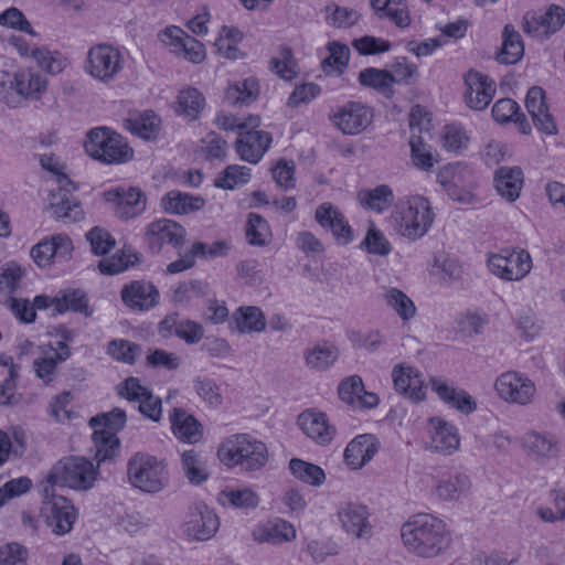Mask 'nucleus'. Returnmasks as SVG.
Returning <instances> with one entry per match:
<instances>
[{
    "mask_svg": "<svg viewBox=\"0 0 565 565\" xmlns=\"http://www.w3.org/2000/svg\"><path fill=\"white\" fill-rule=\"evenodd\" d=\"M329 56L322 61L323 72L328 75H341L347 68L350 50L347 45L332 42L328 45Z\"/></svg>",
    "mask_w": 565,
    "mask_h": 565,
    "instance_id": "obj_48",
    "label": "nucleus"
},
{
    "mask_svg": "<svg viewBox=\"0 0 565 565\" xmlns=\"http://www.w3.org/2000/svg\"><path fill=\"white\" fill-rule=\"evenodd\" d=\"M392 379L395 390L403 396L420 402L425 398L423 374L415 367L398 364L393 367Z\"/></svg>",
    "mask_w": 565,
    "mask_h": 565,
    "instance_id": "obj_21",
    "label": "nucleus"
},
{
    "mask_svg": "<svg viewBox=\"0 0 565 565\" xmlns=\"http://www.w3.org/2000/svg\"><path fill=\"white\" fill-rule=\"evenodd\" d=\"M120 298L134 311H148L159 303L160 292L150 281L134 280L124 285Z\"/></svg>",
    "mask_w": 565,
    "mask_h": 565,
    "instance_id": "obj_17",
    "label": "nucleus"
},
{
    "mask_svg": "<svg viewBox=\"0 0 565 565\" xmlns=\"http://www.w3.org/2000/svg\"><path fill=\"white\" fill-rule=\"evenodd\" d=\"M185 228L168 218L151 222L146 231V241L152 253H160L164 244L181 248L185 243Z\"/></svg>",
    "mask_w": 565,
    "mask_h": 565,
    "instance_id": "obj_13",
    "label": "nucleus"
},
{
    "mask_svg": "<svg viewBox=\"0 0 565 565\" xmlns=\"http://www.w3.org/2000/svg\"><path fill=\"white\" fill-rule=\"evenodd\" d=\"M258 95V84L253 78L231 85L225 92V99L231 105H248Z\"/></svg>",
    "mask_w": 565,
    "mask_h": 565,
    "instance_id": "obj_49",
    "label": "nucleus"
},
{
    "mask_svg": "<svg viewBox=\"0 0 565 565\" xmlns=\"http://www.w3.org/2000/svg\"><path fill=\"white\" fill-rule=\"evenodd\" d=\"M271 141V135L264 130L239 131L235 149L242 160L255 164L266 153Z\"/></svg>",
    "mask_w": 565,
    "mask_h": 565,
    "instance_id": "obj_18",
    "label": "nucleus"
},
{
    "mask_svg": "<svg viewBox=\"0 0 565 565\" xmlns=\"http://www.w3.org/2000/svg\"><path fill=\"white\" fill-rule=\"evenodd\" d=\"M339 358V349L331 343L322 342L307 349L305 352L306 365L315 371L330 369Z\"/></svg>",
    "mask_w": 565,
    "mask_h": 565,
    "instance_id": "obj_36",
    "label": "nucleus"
},
{
    "mask_svg": "<svg viewBox=\"0 0 565 565\" xmlns=\"http://www.w3.org/2000/svg\"><path fill=\"white\" fill-rule=\"evenodd\" d=\"M93 441L96 448L95 459L98 465L107 460L113 461L118 457L120 451V440L113 431L94 429Z\"/></svg>",
    "mask_w": 565,
    "mask_h": 565,
    "instance_id": "obj_43",
    "label": "nucleus"
},
{
    "mask_svg": "<svg viewBox=\"0 0 565 565\" xmlns=\"http://www.w3.org/2000/svg\"><path fill=\"white\" fill-rule=\"evenodd\" d=\"M371 6L380 19H388L398 28L411 23L405 0H371Z\"/></svg>",
    "mask_w": 565,
    "mask_h": 565,
    "instance_id": "obj_33",
    "label": "nucleus"
},
{
    "mask_svg": "<svg viewBox=\"0 0 565 565\" xmlns=\"http://www.w3.org/2000/svg\"><path fill=\"white\" fill-rule=\"evenodd\" d=\"M232 318L241 333L262 332L266 327L265 316L258 307H239Z\"/></svg>",
    "mask_w": 565,
    "mask_h": 565,
    "instance_id": "obj_41",
    "label": "nucleus"
},
{
    "mask_svg": "<svg viewBox=\"0 0 565 565\" xmlns=\"http://www.w3.org/2000/svg\"><path fill=\"white\" fill-rule=\"evenodd\" d=\"M338 518L342 529L353 537L362 539L371 535L372 526L369 522V511L363 504L345 502L338 510Z\"/></svg>",
    "mask_w": 565,
    "mask_h": 565,
    "instance_id": "obj_20",
    "label": "nucleus"
},
{
    "mask_svg": "<svg viewBox=\"0 0 565 565\" xmlns=\"http://www.w3.org/2000/svg\"><path fill=\"white\" fill-rule=\"evenodd\" d=\"M404 545L422 557H434L446 550L450 534L443 520L429 513L412 516L401 529Z\"/></svg>",
    "mask_w": 565,
    "mask_h": 565,
    "instance_id": "obj_1",
    "label": "nucleus"
},
{
    "mask_svg": "<svg viewBox=\"0 0 565 565\" xmlns=\"http://www.w3.org/2000/svg\"><path fill=\"white\" fill-rule=\"evenodd\" d=\"M42 495V513L52 532L56 535L68 533L73 529L76 519L74 507L63 495H56L54 490H50L49 498L43 492Z\"/></svg>",
    "mask_w": 565,
    "mask_h": 565,
    "instance_id": "obj_11",
    "label": "nucleus"
},
{
    "mask_svg": "<svg viewBox=\"0 0 565 565\" xmlns=\"http://www.w3.org/2000/svg\"><path fill=\"white\" fill-rule=\"evenodd\" d=\"M250 179V169L244 166H227L220 177L214 181L216 188L233 190L238 185L246 184Z\"/></svg>",
    "mask_w": 565,
    "mask_h": 565,
    "instance_id": "obj_54",
    "label": "nucleus"
},
{
    "mask_svg": "<svg viewBox=\"0 0 565 565\" xmlns=\"http://www.w3.org/2000/svg\"><path fill=\"white\" fill-rule=\"evenodd\" d=\"M386 305L392 308L398 317L404 320H411L416 315V307L413 300L402 290L390 288L384 295Z\"/></svg>",
    "mask_w": 565,
    "mask_h": 565,
    "instance_id": "obj_52",
    "label": "nucleus"
},
{
    "mask_svg": "<svg viewBox=\"0 0 565 565\" xmlns=\"http://www.w3.org/2000/svg\"><path fill=\"white\" fill-rule=\"evenodd\" d=\"M522 446L535 459H555L562 450L558 438L547 431L525 433L522 437Z\"/></svg>",
    "mask_w": 565,
    "mask_h": 565,
    "instance_id": "obj_24",
    "label": "nucleus"
},
{
    "mask_svg": "<svg viewBox=\"0 0 565 565\" xmlns=\"http://www.w3.org/2000/svg\"><path fill=\"white\" fill-rule=\"evenodd\" d=\"M430 383L438 397L459 412L470 414L477 409L475 398L465 390L449 385L441 379H431Z\"/></svg>",
    "mask_w": 565,
    "mask_h": 565,
    "instance_id": "obj_26",
    "label": "nucleus"
},
{
    "mask_svg": "<svg viewBox=\"0 0 565 565\" xmlns=\"http://www.w3.org/2000/svg\"><path fill=\"white\" fill-rule=\"evenodd\" d=\"M269 68L282 79L291 81L296 77V64L292 50L289 46H280L279 55L271 57Z\"/></svg>",
    "mask_w": 565,
    "mask_h": 565,
    "instance_id": "obj_56",
    "label": "nucleus"
},
{
    "mask_svg": "<svg viewBox=\"0 0 565 565\" xmlns=\"http://www.w3.org/2000/svg\"><path fill=\"white\" fill-rule=\"evenodd\" d=\"M525 107L532 117L534 126L546 135L557 132L556 124L548 111L545 103V92L540 86H533L529 89L525 98Z\"/></svg>",
    "mask_w": 565,
    "mask_h": 565,
    "instance_id": "obj_22",
    "label": "nucleus"
},
{
    "mask_svg": "<svg viewBox=\"0 0 565 565\" xmlns=\"http://www.w3.org/2000/svg\"><path fill=\"white\" fill-rule=\"evenodd\" d=\"M524 55V45L519 32L511 25H505L503 30V42L500 52L497 54V61L500 64H515Z\"/></svg>",
    "mask_w": 565,
    "mask_h": 565,
    "instance_id": "obj_39",
    "label": "nucleus"
},
{
    "mask_svg": "<svg viewBox=\"0 0 565 565\" xmlns=\"http://www.w3.org/2000/svg\"><path fill=\"white\" fill-rule=\"evenodd\" d=\"M301 430L319 445H327L332 440L334 428L328 424L324 413L305 411L298 416Z\"/></svg>",
    "mask_w": 565,
    "mask_h": 565,
    "instance_id": "obj_28",
    "label": "nucleus"
},
{
    "mask_svg": "<svg viewBox=\"0 0 565 565\" xmlns=\"http://www.w3.org/2000/svg\"><path fill=\"white\" fill-rule=\"evenodd\" d=\"M358 81L361 86L374 88L385 93L394 84L393 74L386 70L366 67L359 73Z\"/></svg>",
    "mask_w": 565,
    "mask_h": 565,
    "instance_id": "obj_50",
    "label": "nucleus"
},
{
    "mask_svg": "<svg viewBox=\"0 0 565 565\" xmlns=\"http://www.w3.org/2000/svg\"><path fill=\"white\" fill-rule=\"evenodd\" d=\"M84 147L89 157L108 164L125 163L134 157L124 137L107 127L90 129Z\"/></svg>",
    "mask_w": 565,
    "mask_h": 565,
    "instance_id": "obj_5",
    "label": "nucleus"
},
{
    "mask_svg": "<svg viewBox=\"0 0 565 565\" xmlns=\"http://www.w3.org/2000/svg\"><path fill=\"white\" fill-rule=\"evenodd\" d=\"M361 248L369 254L386 256L391 253L392 246L383 232H381L373 223L367 228L364 239L361 242Z\"/></svg>",
    "mask_w": 565,
    "mask_h": 565,
    "instance_id": "obj_58",
    "label": "nucleus"
},
{
    "mask_svg": "<svg viewBox=\"0 0 565 565\" xmlns=\"http://www.w3.org/2000/svg\"><path fill=\"white\" fill-rule=\"evenodd\" d=\"M218 526L220 521L213 510L206 505H198L189 512L184 532L191 539L204 541L211 539Z\"/></svg>",
    "mask_w": 565,
    "mask_h": 565,
    "instance_id": "obj_19",
    "label": "nucleus"
},
{
    "mask_svg": "<svg viewBox=\"0 0 565 565\" xmlns=\"http://www.w3.org/2000/svg\"><path fill=\"white\" fill-rule=\"evenodd\" d=\"M29 552L25 546L10 542L0 547V565H26Z\"/></svg>",
    "mask_w": 565,
    "mask_h": 565,
    "instance_id": "obj_64",
    "label": "nucleus"
},
{
    "mask_svg": "<svg viewBox=\"0 0 565 565\" xmlns=\"http://www.w3.org/2000/svg\"><path fill=\"white\" fill-rule=\"evenodd\" d=\"M469 137L462 126L457 124L446 125L441 132V145L449 152L459 153L466 149Z\"/></svg>",
    "mask_w": 565,
    "mask_h": 565,
    "instance_id": "obj_57",
    "label": "nucleus"
},
{
    "mask_svg": "<svg viewBox=\"0 0 565 565\" xmlns=\"http://www.w3.org/2000/svg\"><path fill=\"white\" fill-rule=\"evenodd\" d=\"M332 120L344 135L353 136L364 131L371 125L373 113L370 107L360 102H348L338 107Z\"/></svg>",
    "mask_w": 565,
    "mask_h": 565,
    "instance_id": "obj_14",
    "label": "nucleus"
},
{
    "mask_svg": "<svg viewBox=\"0 0 565 565\" xmlns=\"http://www.w3.org/2000/svg\"><path fill=\"white\" fill-rule=\"evenodd\" d=\"M73 311L90 317L93 310L88 305V298L82 289H64L57 292L56 313Z\"/></svg>",
    "mask_w": 565,
    "mask_h": 565,
    "instance_id": "obj_37",
    "label": "nucleus"
},
{
    "mask_svg": "<svg viewBox=\"0 0 565 565\" xmlns=\"http://www.w3.org/2000/svg\"><path fill=\"white\" fill-rule=\"evenodd\" d=\"M494 387L502 399L519 405L531 403L536 391L529 377L515 371L502 373L497 379Z\"/></svg>",
    "mask_w": 565,
    "mask_h": 565,
    "instance_id": "obj_12",
    "label": "nucleus"
},
{
    "mask_svg": "<svg viewBox=\"0 0 565 565\" xmlns=\"http://www.w3.org/2000/svg\"><path fill=\"white\" fill-rule=\"evenodd\" d=\"M399 233L409 239L423 237L431 227L435 214L430 202L423 195H413L396 206Z\"/></svg>",
    "mask_w": 565,
    "mask_h": 565,
    "instance_id": "obj_6",
    "label": "nucleus"
},
{
    "mask_svg": "<svg viewBox=\"0 0 565 565\" xmlns=\"http://www.w3.org/2000/svg\"><path fill=\"white\" fill-rule=\"evenodd\" d=\"M245 236L252 246H265L271 236L268 222L257 213H249L245 225Z\"/></svg>",
    "mask_w": 565,
    "mask_h": 565,
    "instance_id": "obj_45",
    "label": "nucleus"
},
{
    "mask_svg": "<svg viewBox=\"0 0 565 565\" xmlns=\"http://www.w3.org/2000/svg\"><path fill=\"white\" fill-rule=\"evenodd\" d=\"M437 182L459 186H475L472 169L460 162L443 167L437 173Z\"/></svg>",
    "mask_w": 565,
    "mask_h": 565,
    "instance_id": "obj_44",
    "label": "nucleus"
},
{
    "mask_svg": "<svg viewBox=\"0 0 565 565\" xmlns=\"http://www.w3.org/2000/svg\"><path fill=\"white\" fill-rule=\"evenodd\" d=\"M489 270L501 279L512 281L524 278L532 268V259L524 249H502L488 258Z\"/></svg>",
    "mask_w": 565,
    "mask_h": 565,
    "instance_id": "obj_9",
    "label": "nucleus"
},
{
    "mask_svg": "<svg viewBox=\"0 0 565 565\" xmlns=\"http://www.w3.org/2000/svg\"><path fill=\"white\" fill-rule=\"evenodd\" d=\"M193 385L198 395L211 406L217 407L222 404L220 387L214 380L206 376H198L193 380Z\"/></svg>",
    "mask_w": 565,
    "mask_h": 565,
    "instance_id": "obj_61",
    "label": "nucleus"
},
{
    "mask_svg": "<svg viewBox=\"0 0 565 565\" xmlns=\"http://www.w3.org/2000/svg\"><path fill=\"white\" fill-rule=\"evenodd\" d=\"M379 449L380 441L374 435H359L347 445L344 461L352 469H361L374 458Z\"/></svg>",
    "mask_w": 565,
    "mask_h": 565,
    "instance_id": "obj_23",
    "label": "nucleus"
},
{
    "mask_svg": "<svg viewBox=\"0 0 565 565\" xmlns=\"http://www.w3.org/2000/svg\"><path fill=\"white\" fill-rule=\"evenodd\" d=\"M460 445L457 428L443 420L437 419V425L431 433L430 449L444 456L454 454Z\"/></svg>",
    "mask_w": 565,
    "mask_h": 565,
    "instance_id": "obj_30",
    "label": "nucleus"
},
{
    "mask_svg": "<svg viewBox=\"0 0 565 565\" xmlns=\"http://www.w3.org/2000/svg\"><path fill=\"white\" fill-rule=\"evenodd\" d=\"M125 58L121 52L110 44H96L87 52L84 70L93 78L108 84L122 71Z\"/></svg>",
    "mask_w": 565,
    "mask_h": 565,
    "instance_id": "obj_8",
    "label": "nucleus"
},
{
    "mask_svg": "<svg viewBox=\"0 0 565 565\" xmlns=\"http://www.w3.org/2000/svg\"><path fill=\"white\" fill-rule=\"evenodd\" d=\"M181 462L185 477L191 483L201 484L207 479L209 473L204 467L202 457L195 450H185L182 454Z\"/></svg>",
    "mask_w": 565,
    "mask_h": 565,
    "instance_id": "obj_53",
    "label": "nucleus"
},
{
    "mask_svg": "<svg viewBox=\"0 0 565 565\" xmlns=\"http://www.w3.org/2000/svg\"><path fill=\"white\" fill-rule=\"evenodd\" d=\"M492 117L500 124L513 121L524 135L531 132V126L525 115L520 113L519 104L511 98L499 99L492 107Z\"/></svg>",
    "mask_w": 565,
    "mask_h": 565,
    "instance_id": "obj_31",
    "label": "nucleus"
},
{
    "mask_svg": "<svg viewBox=\"0 0 565 565\" xmlns=\"http://www.w3.org/2000/svg\"><path fill=\"white\" fill-rule=\"evenodd\" d=\"M97 470L94 465L83 457H71L56 462L41 483L40 491L46 498L55 486L77 490H88L96 480Z\"/></svg>",
    "mask_w": 565,
    "mask_h": 565,
    "instance_id": "obj_4",
    "label": "nucleus"
},
{
    "mask_svg": "<svg viewBox=\"0 0 565 565\" xmlns=\"http://www.w3.org/2000/svg\"><path fill=\"white\" fill-rule=\"evenodd\" d=\"M204 200L178 190L169 191L161 199L162 209L170 214H188L200 210Z\"/></svg>",
    "mask_w": 565,
    "mask_h": 565,
    "instance_id": "obj_34",
    "label": "nucleus"
},
{
    "mask_svg": "<svg viewBox=\"0 0 565 565\" xmlns=\"http://www.w3.org/2000/svg\"><path fill=\"white\" fill-rule=\"evenodd\" d=\"M465 99L467 105L475 110H483L491 103L497 92L495 82L488 75L470 70L465 75Z\"/></svg>",
    "mask_w": 565,
    "mask_h": 565,
    "instance_id": "obj_16",
    "label": "nucleus"
},
{
    "mask_svg": "<svg viewBox=\"0 0 565 565\" xmlns=\"http://www.w3.org/2000/svg\"><path fill=\"white\" fill-rule=\"evenodd\" d=\"M218 501L223 505L236 509H255L259 503L258 494L248 488L225 489L220 493Z\"/></svg>",
    "mask_w": 565,
    "mask_h": 565,
    "instance_id": "obj_47",
    "label": "nucleus"
},
{
    "mask_svg": "<svg viewBox=\"0 0 565 565\" xmlns=\"http://www.w3.org/2000/svg\"><path fill=\"white\" fill-rule=\"evenodd\" d=\"M409 147L412 162L418 170L431 171L439 161L438 153H434L431 147L425 143L419 135L412 134Z\"/></svg>",
    "mask_w": 565,
    "mask_h": 565,
    "instance_id": "obj_42",
    "label": "nucleus"
},
{
    "mask_svg": "<svg viewBox=\"0 0 565 565\" xmlns=\"http://www.w3.org/2000/svg\"><path fill=\"white\" fill-rule=\"evenodd\" d=\"M127 129L145 140L158 138L161 129V119L152 110H146L126 120Z\"/></svg>",
    "mask_w": 565,
    "mask_h": 565,
    "instance_id": "obj_32",
    "label": "nucleus"
},
{
    "mask_svg": "<svg viewBox=\"0 0 565 565\" xmlns=\"http://www.w3.org/2000/svg\"><path fill=\"white\" fill-rule=\"evenodd\" d=\"M358 201L364 209L382 213L393 204L394 193L388 185L381 184L374 189L360 190Z\"/></svg>",
    "mask_w": 565,
    "mask_h": 565,
    "instance_id": "obj_35",
    "label": "nucleus"
},
{
    "mask_svg": "<svg viewBox=\"0 0 565 565\" xmlns=\"http://www.w3.org/2000/svg\"><path fill=\"white\" fill-rule=\"evenodd\" d=\"M127 422V416L124 409L119 407L113 408L110 412L96 415L89 419V426L93 429L104 430L106 433L113 431L117 435Z\"/></svg>",
    "mask_w": 565,
    "mask_h": 565,
    "instance_id": "obj_51",
    "label": "nucleus"
},
{
    "mask_svg": "<svg viewBox=\"0 0 565 565\" xmlns=\"http://www.w3.org/2000/svg\"><path fill=\"white\" fill-rule=\"evenodd\" d=\"M103 196L111 205L115 215L122 221L142 214L147 207V196L137 186H117L105 191Z\"/></svg>",
    "mask_w": 565,
    "mask_h": 565,
    "instance_id": "obj_10",
    "label": "nucleus"
},
{
    "mask_svg": "<svg viewBox=\"0 0 565 565\" xmlns=\"http://www.w3.org/2000/svg\"><path fill=\"white\" fill-rule=\"evenodd\" d=\"M253 536L262 543L281 544L292 541L296 537V531L290 523L280 520L273 524L256 527Z\"/></svg>",
    "mask_w": 565,
    "mask_h": 565,
    "instance_id": "obj_38",
    "label": "nucleus"
},
{
    "mask_svg": "<svg viewBox=\"0 0 565 565\" xmlns=\"http://www.w3.org/2000/svg\"><path fill=\"white\" fill-rule=\"evenodd\" d=\"M127 477L134 488L149 494L161 492L170 481L167 461L141 451L129 458Z\"/></svg>",
    "mask_w": 565,
    "mask_h": 565,
    "instance_id": "obj_3",
    "label": "nucleus"
},
{
    "mask_svg": "<svg viewBox=\"0 0 565 565\" xmlns=\"http://www.w3.org/2000/svg\"><path fill=\"white\" fill-rule=\"evenodd\" d=\"M31 56L42 70L52 75L61 73L67 64V60L60 52L46 47L33 49Z\"/></svg>",
    "mask_w": 565,
    "mask_h": 565,
    "instance_id": "obj_55",
    "label": "nucleus"
},
{
    "mask_svg": "<svg viewBox=\"0 0 565 565\" xmlns=\"http://www.w3.org/2000/svg\"><path fill=\"white\" fill-rule=\"evenodd\" d=\"M470 488V480L463 473L449 476L438 481L433 493L444 501L458 500Z\"/></svg>",
    "mask_w": 565,
    "mask_h": 565,
    "instance_id": "obj_40",
    "label": "nucleus"
},
{
    "mask_svg": "<svg viewBox=\"0 0 565 565\" xmlns=\"http://www.w3.org/2000/svg\"><path fill=\"white\" fill-rule=\"evenodd\" d=\"M0 87L6 92V104L15 108L23 100H39L46 89V81L40 74L30 70L15 73L0 71Z\"/></svg>",
    "mask_w": 565,
    "mask_h": 565,
    "instance_id": "obj_7",
    "label": "nucleus"
},
{
    "mask_svg": "<svg viewBox=\"0 0 565 565\" xmlns=\"http://www.w3.org/2000/svg\"><path fill=\"white\" fill-rule=\"evenodd\" d=\"M50 210L57 221L65 224L76 223L84 218L82 203L68 192H51Z\"/></svg>",
    "mask_w": 565,
    "mask_h": 565,
    "instance_id": "obj_27",
    "label": "nucleus"
},
{
    "mask_svg": "<svg viewBox=\"0 0 565 565\" xmlns=\"http://www.w3.org/2000/svg\"><path fill=\"white\" fill-rule=\"evenodd\" d=\"M204 97L196 88L181 90L178 97L179 107L191 120L196 119L204 106Z\"/></svg>",
    "mask_w": 565,
    "mask_h": 565,
    "instance_id": "obj_60",
    "label": "nucleus"
},
{
    "mask_svg": "<svg viewBox=\"0 0 565 565\" xmlns=\"http://www.w3.org/2000/svg\"><path fill=\"white\" fill-rule=\"evenodd\" d=\"M352 45L361 55H376L387 52L392 47L390 41L371 35L353 40Z\"/></svg>",
    "mask_w": 565,
    "mask_h": 565,
    "instance_id": "obj_63",
    "label": "nucleus"
},
{
    "mask_svg": "<svg viewBox=\"0 0 565 565\" xmlns=\"http://www.w3.org/2000/svg\"><path fill=\"white\" fill-rule=\"evenodd\" d=\"M86 237L90 243L93 253L96 255H106L116 245V241L111 234L99 226L93 227L86 234Z\"/></svg>",
    "mask_w": 565,
    "mask_h": 565,
    "instance_id": "obj_62",
    "label": "nucleus"
},
{
    "mask_svg": "<svg viewBox=\"0 0 565 565\" xmlns=\"http://www.w3.org/2000/svg\"><path fill=\"white\" fill-rule=\"evenodd\" d=\"M173 435L182 443L195 444L202 436V425L183 408L175 407L169 414Z\"/></svg>",
    "mask_w": 565,
    "mask_h": 565,
    "instance_id": "obj_25",
    "label": "nucleus"
},
{
    "mask_svg": "<svg viewBox=\"0 0 565 565\" xmlns=\"http://www.w3.org/2000/svg\"><path fill=\"white\" fill-rule=\"evenodd\" d=\"M315 220L326 231L331 232L339 245H348L353 238V230L340 210L329 202L320 204L315 212Z\"/></svg>",
    "mask_w": 565,
    "mask_h": 565,
    "instance_id": "obj_15",
    "label": "nucleus"
},
{
    "mask_svg": "<svg viewBox=\"0 0 565 565\" xmlns=\"http://www.w3.org/2000/svg\"><path fill=\"white\" fill-rule=\"evenodd\" d=\"M218 459L227 467L239 466L242 470L255 471L268 461L266 445L248 434L227 437L217 449Z\"/></svg>",
    "mask_w": 565,
    "mask_h": 565,
    "instance_id": "obj_2",
    "label": "nucleus"
},
{
    "mask_svg": "<svg viewBox=\"0 0 565 565\" xmlns=\"http://www.w3.org/2000/svg\"><path fill=\"white\" fill-rule=\"evenodd\" d=\"M289 470L296 479L315 487L322 484L326 479L321 467L299 458L289 461Z\"/></svg>",
    "mask_w": 565,
    "mask_h": 565,
    "instance_id": "obj_46",
    "label": "nucleus"
},
{
    "mask_svg": "<svg viewBox=\"0 0 565 565\" xmlns=\"http://www.w3.org/2000/svg\"><path fill=\"white\" fill-rule=\"evenodd\" d=\"M108 354L122 363L134 364L136 358L141 353L139 344L124 339L113 340L108 344Z\"/></svg>",
    "mask_w": 565,
    "mask_h": 565,
    "instance_id": "obj_59",
    "label": "nucleus"
},
{
    "mask_svg": "<svg viewBox=\"0 0 565 565\" xmlns=\"http://www.w3.org/2000/svg\"><path fill=\"white\" fill-rule=\"evenodd\" d=\"M494 184L502 198L514 202L523 185V172L519 167H501L495 171Z\"/></svg>",
    "mask_w": 565,
    "mask_h": 565,
    "instance_id": "obj_29",
    "label": "nucleus"
}]
</instances>
